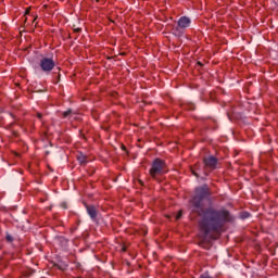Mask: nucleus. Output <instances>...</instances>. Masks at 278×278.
Returning a JSON list of instances; mask_svg holds the SVG:
<instances>
[{
  "label": "nucleus",
  "instance_id": "nucleus-15",
  "mask_svg": "<svg viewBox=\"0 0 278 278\" xmlns=\"http://www.w3.org/2000/svg\"><path fill=\"white\" fill-rule=\"evenodd\" d=\"M74 31L79 33V31H81V28H76Z\"/></svg>",
  "mask_w": 278,
  "mask_h": 278
},
{
  "label": "nucleus",
  "instance_id": "nucleus-11",
  "mask_svg": "<svg viewBox=\"0 0 278 278\" xmlns=\"http://www.w3.org/2000/svg\"><path fill=\"white\" fill-rule=\"evenodd\" d=\"M181 216H182V212L179 211L178 214L176 215V220H179V218H181Z\"/></svg>",
  "mask_w": 278,
  "mask_h": 278
},
{
  "label": "nucleus",
  "instance_id": "nucleus-3",
  "mask_svg": "<svg viewBox=\"0 0 278 278\" xmlns=\"http://www.w3.org/2000/svg\"><path fill=\"white\" fill-rule=\"evenodd\" d=\"M204 175H210V172L215 170L216 166L218 165V159L216 156H207L204 157Z\"/></svg>",
  "mask_w": 278,
  "mask_h": 278
},
{
  "label": "nucleus",
  "instance_id": "nucleus-8",
  "mask_svg": "<svg viewBox=\"0 0 278 278\" xmlns=\"http://www.w3.org/2000/svg\"><path fill=\"white\" fill-rule=\"evenodd\" d=\"M73 114V110L68 109L67 111L63 112V118H68Z\"/></svg>",
  "mask_w": 278,
  "mask_h": 278
},
{
  "label": "nucleus",
  "instance_id": "nucleus-18",
  "mask_svg": "<svg viewBox=\"0 0 278 278\" xmlns=\"http://www.w3.org/2000/svg\"><path fill=\"white\" fill-rule=\"evenodd\" d=\"M96 1H99V0H96Z\"/></svg>",
  "mask_w": 278,
  "mask_h": 278
},
{
  "label": "nucleus",
  "instance_id": "nucleus-1",
  "mask_svg": "<svg viewBox=\"0 0 278 278\" xmlns=\"http://www.w3.org/2000/svg\"><path fill=\"white\" fill-rule=\"evenodd\" d=\"M207 197H210V188L207 185L197 188L195 195L191 200V205L193 212H197V214L202 217L199 227L201 233H203V238L216 240V233L225 227V223H229L230 218L228 211H217L212 207L203 208V200L207 199Z\"/></svg>",
  "mask_w": 278,
  "mask_h": 278
},
{
  "label": "nucleus",
  "instance_id": "nucleus-7",
  "mask_svg": "<svg viewBox=\"0 0 278 278\" xmlns=\"http://www.w3.org/2000/svg\"><path fill=\"white\" fill-rule=\"evenodd\" d=\"M77 160L83 166L84 164H86V162H88L86 155H84L83 153L77 154Z\"/></svg>",
  "mask_w": 278,
  "mask_h": 278
},
{
  "label": "nucleus",
  "instance_id": "nucleus-5",
  "mask_svg": "<svg viewBox=\"0 0 278 278\" xmlns=\"http://www.w3.org/2000/svg\"><path fill=\"white\" fill-rule=\"evenodd\" d=\"M178 27L180 29H186L187 27H190V17L182 16L178 20Z\"/></svg>",
  "mask_w": 278,
  "mask_h": 278
},
{
  "label": "nucleus",
  "instance_id": "nucleus-6",
  "mask_svg": "<svg viewBox=\"0 0 278 278\" xmlns=\"http://www.w3.org/2000/svg\"><path fill=\"white\" fill-rule=\"evenodd\" d=\"M87 214H89L92 220H97V207L93 205H86Z\"/></svg>",
  "mask_w": 278,
  "mask_h": 278
},
{
  "label": "nucleus",
  "instance_id": "nucleus-13",
  "mask_svg": "<svg viewBox=\"0 0 278 278\" xmlns=\"http://www.w3.org/2000/svg\"><path fill=\"white\" fill-rule=\"evenodd\" d=\"M242 218H249V213H243Z\"/></svg>",
  "mask_w": 278,
  "mask_h": 278
},
{
  "label": "nucleus",
  "instance_id": "nucleus-9",
  "mask_svg": "<svg viewBox=\"0 0 278 278\" xmlns=\"http://www.w3.org/2000/svg\"><path fill=\"white\" fill-rule=\"evenodd\" d=\"M197 170H199V166H197V165H195V168H191L192 175H194V177L199 178V172H197Z\"/></svg>",
  "mask_w": 278,
  "mask_h": 278
},
{
  "label": "nucleus",
  "instance_id": "nucleus-2",
  "mask_svg": "<svg viewBox=\"0 0 278 278\" xmlns=\"http://www.w3.org/2000/svg\"><path fill=\"white\" fill-rule=\"evenodd\" d=\"M168 173L166 168V163L161 159H155L150 168V175L153 179H157V175H164Z\"/></svg>",
  "mask_w": 278,
  "mask_h": 278
},
{
  "label": "nucleus",
  "instance_id": "nucleus-17",
  "mask_svg": "<svg viewBox=\"0 0 278 278\" xmlns=\"http://www.w3.org/2000/svg\"><path fill=\"white\" fill-rule=\"evenodd\" d=\"M63 207H66V204H63Z\"/></svg>",
  "mask_w": 278,
  "mask_h": 278
},
{
  "label": "nucleus",
  "instance_id": "nucleus-14",
  "mask_svg": "<svg viewBox=\"0 0 278 278\" xmlns=\"http://www.w3.org/2000/svg\"><path fill=\"white\" fill-rule=\"evenodd\" d=\"M37 118H42V114H41V113H38V114H37Z\"/></svg>",
  "mask_w": 278,
  "mask_h": 278
},
{
  "label": "nucleus",
  "instance_id": "nucleus-12",
  "mask_svg": "<svg viewBox=\"0 0 278 278\" xmlns=\"http://www.w3.org/2000/svg\"><path fill=\"white\" fill-rule=\"evenodd\" d=\"M200 278H213V277H211V276L207 275V274H202V275L200 276Z\"/></svg>",
  "mask_w": 278,
  "mask_h": 278
},
{
  "label": "nucleus",
  "instance_id": "nucleus-4",
  "mask_svg": "<svg viewBox=\"0 0 278 278\" xmlns=\"http://www.w3.org/2000/svg\"><path fill=\"white\" fill-rule=\"evenodd\" d=\"M39 66L43 73H51V71L55 68V61H53L51 58H42Z\"/></svg>",
  "mask_w": 278,
  "mask_h": 278
},
{
  "label": "nucleus",
  "instance_id": "nucleus-16",
  "mask_svg": "<svg viewBox=\"0 0 278 278\" xmlns=\"http://www.w3.org/2000/svg\"><path fill=\"white\" fill-rule=\"evenodd\" d=\"M25 14H29V9L26 10Z\"/></svg>",
  "mask_w": 278,
  "mask_h": 278
},
{
  "label": "nucleus",
  "instance_id": "nucleus-10",
  "mask_svg": "<svg viewBox=\"0 0 278 278\" xmlns=\"http://www.w3.org/2000/svg\"><path fill=\"white\" fill-rule=\"evenodd\" d=\"M5 240L7 242H13L14 238L11 235H7Z\"/></svg>",
  "mask_w": 278,
  "mask_h": 278
}]
</instances>
